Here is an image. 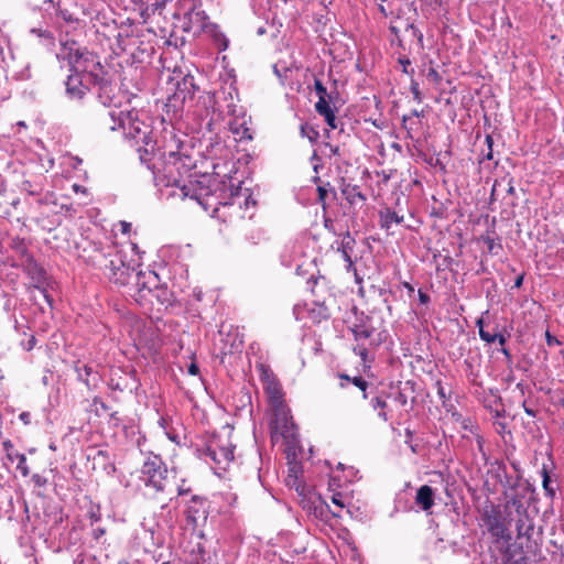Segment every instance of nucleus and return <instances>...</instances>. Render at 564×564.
<instances>
[{
    "label": "nucleus",
    "mask_w": 564,
    "mask_h": 564,
    "mask_svg": "<svg viewBox=\"0 0 564 564\" xmlns=\"http://www.w3.org/2000/svg\"><path fill=\"white\" fill-rule=\"evenodd\" d=\"M356 245L355 238L350 235L349 231H346L340 239L339 246L337 248L338 252H340L344 261L346 262L347 270L354 268V262L351 259V253L354 251Z\"/></svg>",
    "instance_id": "obj_20"
},
{
    "label": "nucleus",
    "mask_w": 564,
    "mask_h": 564,
    "mask_svg": "<svg viewBox=\"0 0 564 564\" xmlns=\"http://www.w3.org/2000/svg\"><path fill=\"white\" fill-rule=\"evenodd\" d=\"M435 387H436V393H437L440 400L442 401L443 404H445L446 400L448 399V397L446 395V392H445V388L443 387L441 381H436Z\"/></svg>",
    "instance_id": "obj_50"
},
{
    "label": "nucleus",
    "mask_w": 564,
    "mask_h": 564,
    "mask_svg": "<svg viewBox=\"0 0 564 564\" xmlns=\"http://www.w3.org/2000/svg\"><path fill=\"white\" fill-rule=\"evenodd\" d=\"M2 447L6 452L7 458L10 462H14V459H15L14 454L18 452L14 449L13 443L10 440H6L2 442Z\"/></svg>",
    "instance_id": "obj_44"
},
{
    "label": "nucleus",
    "mask_w": 564,
    "mask_h": 564,
    "mask_svg": "<svg viewBox=\"0 0 564 564\" xmlns=\"http://www.w3.org/2000/svg\"><path fill=\"white\" fill-rule=\"evenodd\" d=\"M52 195H46L44 198H40L36 200V206L39 209H41L42 206L44 205H47L48 204V199Z\"/></svg>",
    "instance_id": "obj_60"
},
{
    "label": "nucleus",
    "mask_w": 564,
    "mask_h": 564,
    "mask_svg": "<svg viewBox=\"0 0 564 564\" xmlns=\"http://www.w3.org/2000/svg\"><path fill=\"white\" fill-rule=\"evenodd\" d=\"M261 381L263 390L268 397L270 406L285 403L284 392L276 377L268 369L262 367Z\"/></svg>",
    "instance_id": "obj_15"
},
{
    "label": "nucleus",
    "mask_w": 564,
    "mask_h": 564,
    "mask_svg": "<svg viewBox=\"0 0 564 564\" xmlns=\"http://www.w3.org/2000/svg\"><path fill=\"white\" fill-rule=\"evenodd\" d=\"M271 409L270 432L272 441H278L279 437L290 443L296 437V425L293 421L291 410L286 403H280Z\"/></svg>",
    "instance_id": "obj_5"
},
{
    "label": "nucleus",
    "mask_w": 564,
    "mask_h": 564,
    "mask_svg": "<svg viewBox=\"0 0 564 564\" xmlns=\"http://www.w3.org/2000/svg\"><path fill=\"white\" fill-rule=\"evenodd\" d=\"M528 492L529 486L521 484L520 481H514L507 486L503 490V496L506 498L505 509L508 510L511 507L516 512L528 509L524 506V499Z\"/></svg>",
    "instance_id": "obj_14"
},
{
    "label": "nucleus",
    "mask_w": 564,
    "mask_h": 564,
    "mask_svg": "<svg viewBox=\"0 0 564 564\" xmlns=\"http://www.w3.org/2000/svg\"><path fill=\"white\" fill-rule=\"evenodd\" d=\"M507 560L509 564H530L529 557L521 551L519 557L514 558V555L507 551Z\"/></svg>",
    "instance_id": "obj_43"
},
{
    "label": "nucleus",
    "mask_w": 564,
    "mask_h": 564,
    "mask_svg": "<svg viewBox=\"0 0 564 564\" xmlns=\"http://www.w3.org/2000/svg\"><path fill=\"white\" fill-rule=\"evenodd\" d=\"M112 93H113V87L111 84H109L107 82L100 83L98 98L107 107H110L113 105V100H112V96H111Z\"/></svg>",
    "instance_id": "obj_32"
},
{
    "label": "nucleus",
    "mask_w": 564,
    "mask_h": 564,
    "mask_svg": "<svg viewBox=\"0 0 564 564\" xmlns=\"http://www.w3.org/2000/svg\"><path fill=\"white\" fill-rule=\"evenodd\" d=\"M86 75L78 72H70L67 76L66 93L72 99H82L89 90L88 86L84 84Z\"/></svg>",
    "instance_id": "obj_17"
},
{
    "label": "nucleus",
    "mask_w": 564,
    "mask_h": 564,
    "mask_svg": "<svg viewBox=\"0 0 564 564\" xmlns=\"http://www.w3.org/2000/svg\"><path fill=\"white\" fill-rule=\"evenodd\" d=\"M341 194L350 205L362 206L367 199L357 185L346 184L341 188Z\"/></svg>",
    "instance_id": "obj_26"
},
{
    "label": "nucleus",
    "mask_w": 564,
    "mask_h": 564,
    "mask_svg": "<svg viewBox=\"0 0 564 564\" xmlns=\"http://www.w3.org/2000/svg\"><path fill=\"white\" fill-rule=\"evenodd\" d=\"M19 419L24 425L31 424V413L30 412L24 411V412L20 413Z\"/></svg>",
    "instance_id": "obj_54"
},
{
    "label": "nucleus",
    "mask_w": 564,
    "mask_h": 564,
    "mask_svg": "<svg viewBox=\"0 0 564 564\" xmlns=\"http://www.w3.org/2000/svg\"><path fill=\"white\" fill-rule=\"evenodd\" d=\"M117 121L127 138L147 143L149 137L148 127L139 119L138 111H109L104 124L113 131L117 129L115 126Z\"/></svg>",
    "instance_id": "obj_4"
},
{
    "label": "nucleus",
    "mask_w": 564,
    "mask_h": 564,
    "mask_svg": "<svg viewBox=\"0 0 564 564\" xmlns=\"http://www.w3.org/2000/svg\"><path fill=\"white\" fill-rule=\"evenodd\" d=\"M21 345L25 350H28V351L32 350L36 345L35 336L33 334H31L26 340H23L21 343Z\"/></svg>",
    "instance_id": "obj_51"
},
{
    "label": "nucleus",
    "mask_w": 564,
    "mask_h": 564,
    "mask_svg": "<svg viewBox=\"0 0 564 564\" xmlns=\"http://www.w3.org/2000/svg\"><path fill=\"white\" fill-rule=\"evenodd\" d=\"M101 270L110 283L118 288H126L129 295L140 285L155 282V272L137 271L133 262L127 261L126 254L118 248Z\"/></svg>",
    "instance_id": "obj_3"
},
{
    "label": "nucleus",
    "mask_w": 564,
    "mask_h": 564,
    "mask_svg": "<svg viewBox=\"0 0 564 564\" xmlns=\"http://www.w3.org/2000/svg\"><path fill=\"white\" fill-rule=\"evenodd\" d=\"M542 487L545 491V495L550 498H554L557 486L553 485V481L551 479V476L546 468L542 469Z\"/></svg>",
    "instance_id": "obj_34"
},
{
    "label": "nucleus",
    "mask_w": 564,
    "mask_h": 564,
    "mask_svg": "<svg viewBox=\"0 0 564 564\" xmlns=\"http://www.w3.org/2000/svg\"><path fill=\"white\" fill-rule=\"evenodd\" d=\"M398 63L399 65L402 67V73L406 74V75H410L412 76L414 74V69L413 68H409L410 65H411V61L409 57L406 56H400L398 58Z\"/></svg>",
    "instance_id": "obj_46"
},
{
    "label": "nucleus",
    "mask_w": 564,
    "mask_h": 564,
    "mask_svg": "<svg viewBox=\"0 0 564 564\" xmlns=\"http://www.w3.org/2000/svg\"><path fill=\"white\" fill-rule=\"evenodd\" d=\"M117 248L115 243L104 245L100 241H88L79 256L87 264L101 270Z\"/></svg>",
    "instance_id": "obj_10"
},
{
    "label": "nucleus",
    "mask_w": 564,
    "mask_h": 564,
    "mask_svg": "<svg viewBox=\"0 0 564 564\" xmlns=\"http://www.w3.org/2000/svg\"><path fill=\"white\" fill-rule=\"evenodd\" d=\"M172 185L180 188V196L196 200L205 210H213L215 217L224 223L234 224L245 218L241 203L232 198L234 191L226 181L216 175L203 174L188 183L180 184L174 178Z\"/></svg>",
    "instance_id": "obj_1"
},
{
    "label": "nucleus",
    "mask_w": 564,
    "mask_h": 564,
    "mask_svg": "<svg viewBox=\"0 0 564 564\" xmlns=\"http://www.w3.org/2000/svg\"><path fill=\"white\" fill-rule=\"evenodd\" d=\"M131 230V224L127 221H121V232L122 234H129Z\"/></svg>",
    "instance_id": "obj_63"
},
{
    "label": "nucleus",
    "mask_w": 564,
    "mask_h": 564,
    "mask_svg": "<svg viewBox=\"0 0 564 564\" xmlns=\"http://www.w3.org/2000/svg\"><path fill=\"white\" fill-rule=\"evenodd\" d=\"M15 459H18V466L17 468L20 470L23 477H26L30 475V469L26 465V457L24 454L15 453L14 454Z\"/></svg>",
    "instance_id": "obj_41"
},
{
    "label": "nucleus",
    "mask_w": 564,
    "mask_h": 564,
    "mask_svg": "<svg viewBox=\"0 0 564 564\" xmlns=\"http://www.w3.org/2000/svg\"><path fill=\"white\" fill-rule=\"evenodd\" d=\"M314 89H315L316 94L318 95V101L316 104L324 102V105H329V102L326 100V97H327L326 87L323 85L321 79L315 78Z\"/></svg>",
    "instance_id": "obj_38"
},
{
    "label": "nucleus",
    "mask_w": 564,
    "mask_h": 564,
    "mask_svg": "<svg viewBox=\"0 0 564 564\" xmlns=\"http://www.w3.org/2000/svg\"><path fill=\"white\" fill-rule=\"evenodd\" d=\"M229 131L232 133L237 142H245L252 140L251 129L247 126L245 120L234 119L229 122Z\"/></svg>",
    "instance_id": "obj_21"
},
{
    "label": "nucleus",
    "mask_w": 564,
    "mask_h": 564,
    "mask_svg": "<svg viewBox=\"0 0 564 564\" xmlns=\"http://www.w3.org/2000/svg\"><path fill=\"white\" fill-rule=\"evenodd\" d=\"M130 296L140 305L148 303L152 304L155 299L162 305H170L172 303V293L166 286L159 284V276L155 273V282L145 283L144 286L140 285L135 292L130 293Z\"/></svg>",
    "instance_id": "obj_7"
},
{
    "label": "nucleus",
    "mask_w": 564,
    "mask_h": 564,
    "mask_svg": "<svg viewBox=\"0 0 564 564\" xmlns=\"http://www.w3.org/2000/svg\"><path fill=\"white\" fill-rule=\"evenodd\" d=\"M315 110H316V112L319 116L324 117L327 126L330 129H337L338 128V123H337V119H336L335 112H334V110L332 109V107L329 105H324V102L315 104Z\"/></svg>",
    "instance_id": "obj_30"
},
{
    "label": "nucleus",
    "mask_w": 564,
    "mask_h": 564,
    "mask_svg": "<svg viewBox=\"0 0 564 564\" xmlns=\"http://www.w3.org/2000/svg\"><path fill=\"white\" fill-rule=\"evenodd\" d=\"M371 404H372V408L375 410H380L378 412V416L383 421V422H387L388 421V415H387V412L384 411L386 406H387V402L384 400H382L381 398H373L371 400Z\"/></svg>",
    "instance_id": "obj_37"
},
{
    "label": "nucleus",
    "mask_w": 564,
    "mask_h": 564,
    "mask_svg": "<svg viewBox=\"0 0 564 564\" xmlns=\"http://www.w3.org/2000/svg\"><path fill=\"white\" fill-rule=\"evenodd\" d=\"M485 142L487 145V150L481 151L482 158L486 160H492V158H494V154H492L494 139H492V137L490 134H487Z\"/></svg>",
    "instance_id": "obj_45"
},
{
    "label": "nucleus",
    "mask_w": 564,
    "mask_h": 564,
    "mask_svg": "<svg viewBox=\"0 0 564 564\" xmlns=\"http://www.w3.org/2000/svg\"><path fill=\"white\" fill-rule=\"evenodd\" d=\"M480 239L486 243L487 250L490 254L497 256L502 250V245L500 239H496L490 235H484Z\"/></svg>",
    "instance_id": "obj_33"
},
{
    "label": "nucleus",
    "mask_w": 564,
    "mask_h": 564,
    "mask_svg": "<svg viewBox=\"0 0 564 564\" xmlns=\"http://www.w3.org/2000/svg\"><path fill=\"white\" fill-rule=\"evenodd\" d=\"M96 67H100L98 57L96 54L87 50L86 52H84V57L75 72L85 75H91L95 72Z\"/></svg>",
    "instance_id": "obj_27"
},
{
    "label": "nucleus",
    "mask_w": 564,
    "mask_h": 564,
    "mask_svg": "<svg viewBox=\"0 0 564 564\" xmlns=\"http://www.w3.org/2000/svg\"><path fill=\"white\" fill-rule=\"evenodd\" d=\"M545 340L549 346L560 345L561 341L547 330L545 333Z\"/></svg>",
    "instance_id": "obj_52"
},
{
    "label": "nucleus",
    "mask_w": 564,
    "mask_h": 564,
    "mask_svg": "<svg viewBox=\"0 0 564 564\" xmlns=\"http://www.w3.org/2000/svg\"><path fill=\"white\" fill-rule=\"evenodd\" d=\"M496 431L498 434L502 435L506 432L507 423L505 421H495Z\"/></svg>",
    "instance_id": "obj_53"
},
{
    "label": "nucleus",
    "mask_w": 564,
    "mask_h": 564,
    "mask_svg": "<svg viewBox=\"0 0 564 564\" xmlns=\"http://www.w3.org/2000/svg\"><path fill=\"white\" fill-rule=\"evenodd\" d=\"M354 351L359 355L362 359H365L368 355V350L366 347L361 345H357V347L354 348Z\"/></svg>",
    "instance_id": "obj_55"
},
{
    "label": "nucleus",
    "mask_w": 564,
    "mask_h": 564,
    "mask_svg": "<svg viewBox=\"0 0 564 564\" xmlns=\"http://www.w3.org/2000/svg\"><path fill=\"white\" fill-rule=\"evenodd\" d=\"M72 188H73V191L75 193H80V194H84V195L88 194V189L85 186H83V185L73 184Z\"/></svg>",
    "instance_id": "obj_56"
},
{
    "label": "nucleus",
    "mask_w": 564,
    "mask_h": 564,
    "mask_svg": "<svg viewBox=\"0 0 564 564\" xmlns=\"http://www.w3.org/2000/svg\"><path fill=\"white\" fill-rule=\"evenodd\" d=\"M329 147V150H330V153L332 155H335V156H339L340 155V149L339 147L337 145H328Z\"/></svg>",
    "instance_id": "obj_64"
},
{
    "label": "nucleus",
    "mask_w": 564,
    "mask_h": 564,
    "mask_svg": "<svg viewBox=\"0 0 564 564\" xmlns=\"http://www.w3.org/2000/svg\"><path fill=\"white\" fill-rule=\"evenodd\" d=\"M234 451L229 435L214 434L206 443L205 456L225 470L234 460Z\"/></svg>",
    "instance_id": "obj_6"
},
{
    "label": "nucleus",
    "mask_w": 564,
    "mask_h": 564,
    "mask_svg": "<svg viewBox=\"0 0 564 564\" xmlns=\"http://www.w3.org/2000/svg\"><path fill=\"white\" fill-rule=\"evenodd\" d=\"M415 503L421 507L422 510L429 511L434 506V490L427 485L421 486L415 496Z\"/></svg>",
    "instance_id": "obj_24"
},
{
    "label": "nucleus",
    "mask_w": 564,
    "mask_h": 564,
    "mask_svg": "<svg viewBox=\"0 0 564 564\" xmlns=\"http://www.w3.org/2000/svg\"><path fill=\"white\" fill-rule=\"evenodd\" d=\"M334 481L335 479H332L329 481L327 494L325 496H315V500L313 501V503L318 502V505L321 506V514H323V509L325 507L332 513L333 517L340 518V511L344 510L346 507L345 496L333 488Z\"/></svg>",
    "instance_id": "obj_12"
},
{
    "label": "nucleus",
    "mask_w": 564,
    "mask_h": 564,
    "mask_svg": "<svg viewBox=\"0 0 564 564\" xmlns=\"http://www.w3.org/2000/svg\"><path fill=\"white\" fill-rule=\"evenodd\" d=\"M141 474L145 485L144 496L161 509L165 508L174 492L175 473L166 468L160 456L153 455L143 463Z\"/></svg>",
    "instance_id": "obj_2"
},
{
    "label": "nucleus",
    "mask_w": 564,
    "mask_h": 564,
    "mask_svg": "<svg viewBox=\"0 0 564 564\" xmlns=\"http://www.w3.org/2000/svg\"><path fill=\"white\" fill-rule=\"evenodd\" d=\"M522 408L528 415L533 416V417L536 415V411L529 408L525 402L522 403Z\"/></svg>",
    "instance_id": "obj_61"
},
{
    "label": "nucleus",
    "mask_w": 564,
    "mask_h": 564,
    "mask_svg": "<svg viewBox=\"0 0 564 564\" xmlns=\"http://www.w3.org/2000/svg\"><path fill=\"white\" fill-rule=\"evenodd\" d=\"M403 215H399L391 208H384L379 212L380 226L386 230H390L393 225H400L403 223Z\"/></svg>",
    "instance_id": "obj_25"
},
{
    "label": "nucleus",
    "mask_w": 564,
    "mask_h": 564,
    "mask_svg": "<svg viewBox=\"0 0 564 564\" xmlns=\"http://www.w3.org/2000/svg\"><path fill=\"white\" fill-rule=\"evenodd\" d=\"M208 513L209 505L207 499L196 495L192 496L185 509L187 525H189L193 531H197L206 524Z\"/></svg>",
    "instance_id": "obj_11"
},
{
    "label": "nucleus",
    "mask_w": 564,
    "mask_h": 564,
    "mask_svg": "<svg viewBox=\"0 0 564 564\" xmlns=\"http://www.w3.org/2000/svg\"><path fill=\"white\" fill-rule=\"evenodd\" d=\"M338 378L340 379V383H339L340 388L345 389L348 387L349 383H351L352 386H355L356 388H358L361 391L362 400H366L368 398L367 390H368L370 383L364 377H361V376L350 377L346 373H339Z\"/></svg>",
    "instance_id": "obj_23"
},
{
    "label": "nucleus",
    "mask_w": 564,
    "mask_h": 564,
    "mask_svg": "<svg viewBox=\"0 0 564 564\" xmlns=\"http://www.w3.org/2000/svg\"><path fill=\"white\" fill-rule=\"evenodd\" d=\"M518 518L516 520V530H517V536L519 539L527 538L530 539L533 529H534V522L533 519L529 516L528 509L517 512Z\"/></svg>",
    "instance_id": "obj_19"
},
{
    "label": "nucleus",
    "mask_w": 564,
    "mask_h": 564,
    "mask_svg": "<svg viewBox=\"0 0 564 564\" xmlns=\"http://www.w3.org/2000/svg\"><path fill=\"white\" fill-rule=\"evenodd\" d=\"M389 30L394 35L392 43L395 41L400 47H404L403 41L406 37L410 40L417 39L419 41H422V34L414 24L401 17H395L391 20Z\"/></svg>",
    "instance_id": "obj_13"
},
{
    "label": "nucleus",
    "mask_w": 564,
    "mask_h": 564,
    "mask_svg": "<svg viewBox=\"0 0 564 564\" xmlns=\"http://www.w3.org/2000/svg\"><path fill=\"white\" fill-rule=\"evenodd\" d=\"M426 78L430 82L434 83L435 85H440L441 82H442L441 74L434 67H430L429 68L427 74H426Z\"/></svg>",
    "instance_id": "obj_47"
},
{
    "label": "nucleus",
    "mask_w": 564,
    "mask_h": 564,
    "mask_svg": "<svg viewBox=\"0 0 564 564\" xmlns=\"http://www.w3.org/2000/svg\"><path fill=\"white\" fill-rule=\"evenodd\" d=\"M176 490L177 495L178 496H183V495H186L189 492V489L186 487H182V486H177V484L175 482V488H174V491Z\"/></svg>",
    "instance_id": "obj_59"
},
{
    "label": "nucleus",
    "mask_w": 564,
    "mask_h": 564,
    "mask_svg": "<svg viewBox=\"0 0 564 564\" xmlns=\"http://www.w3.org/2000/svg\"><path fill=\"white\" fill-rule=\"evenodd\" d=\"M411 93L413 95V99L416 101V102H422V95H421V91H420V88H419V84L412 79L411 80Z\"/></svg>",
    "instance_id": "obj_49"
},
{
    "label": "nucleus",
    "mask_w": 564,
    "mask_h": 564,
    "mask_svg": "<svg viewBox=\"0 0 564 564\" xmlns=\"http://www.w3.org/2000/svg\"><path fill=\"white\" fill-rule=\"evenodd\" d=\"M419 301L422 304H427L430 302V295L422 290H419Z\"/></svg>",
    "instance_id": "obj_57"
},
{
    "label": "nucleus",
    "mask_w": 564,
    "mask_h": 564,
    "mask_svg": "<svg viewBox=\"0 0 564 564\" xmlns=\"http://www.w3.org/2000/svg\"><path fill=\"white\" fill-rule=\"evenodd\" d=\"M46 183V175L40 174H25L24 180L21 182V189L31 196L41 195L44 191Z\"/></svg>",
    "instance_id": "obj_18"
},
{
    "label": "nucleus",
    "mask_w": 564,
    "mask_h": 564,
    "mask_svg": "<svg viewBox=\"0 0 564 564\" xmlns=\"http://www.w3.org/2000/svg\"><path fill=\"white\" fill-rule=\"evenodd\" d=\"M350 332L352 333L356 341H361L370 338L375 328L370 324V318L366 316L365 318H360L359 323H355L350 327Z\"/></svg>",
    "instance_id": "obj_22"
},
{
    "label": "nucleus",
    "mask_w": 564,
    "mask_h": 564,
    "mask_svg": "<svg viewBox=\"0 0 564 564\" xmlns=\"http://www.w3.org/2000/svg\"><path fill=\"white\" fill-rule=\"evenodd\" d=\"M184 160L191 161L189 156H182L178 153L170 152L165 162V167L169 173L172 174L173 171L181 173V170L187 169L188 165L184 162Z\"/></svg>",
    "instance_id": "obj_29"
},
{
    "label": "nucleus",
    "mask_w": 564,
    "mask_h": 564,
    "mask_svg": "<svg viewBox=\"0 0 564 564\" xmlns=\"http://www.w3.org/2000/svg\"><path fill=\"white\" fill-rule=\"evenodd\" d=\"M490 409L494 417L499 419L503 416L505 410L501 403V398L498 395H492V401L487 405Z\"/></svg>",
    "instance_id": "obj_36"
},
{
    "label": "nucleus",
    "mask_w": 564,
    "mask_h": 564,
    "mask_svg": "<svg viewBox=\"0 0 564 564\" xmlns=\"http://www.w3.org/2000/svg\"><path fill=\"white\" fill-rule=\"evenodd\" d=\"M117 4L120 6L124 11H140L141 14H143V0H117Z\"/></svg>",
    "instance_id": "obj_35"
},
{
    "label": "nucleus",
    "mask_w": 564,
    "mask_h": 564,
    "mask_svg": "<svg viewBox=\"0 0 564 564\" xmlns=\"http://www.w3.org/2000/svg\"><path fill=\"white\" fill-rule=\"evenodd\" d=\"M87 51V47L80 46L77 42H65L62 46L61 55L64 59L67 61L69 65V70L75 72L80 64L84 52Z\"/></svg>",
    "instance_id": "obj_16"
},
{
    "label": "nucleus",
    "mask_w": 564,
    "mask_h": 564,
    "mask_svg": "<svg viewBox=\"0 0 564 564\" xmlns=\"http://www.w3.org/2000/svg\"><path fill=\"white\" fill-rule=\"evenodd\" d=\"M327 195H328V189L323 185H318L317 186V202L323 206V208H325V206H326Z\"/></svg>",
    "instance_id": "obj_48"
},
{
    "label": "nucleus",
    "mask_w": 564,
    "mask_h": 564,
    "mask_svg": "<svg viewBox=\"0 0 564 564\" xmlns=\"http://www.w3.org/2000/svg\"><path fill=\"white\" fill-rule=\"evenodd\" d=\"M409 383L410 382H406L405 383V387L400 389L398 394L395 395V401L401 405V406H406L408 403H409V393L408 391H410L411 393H413V389L412 387H409Z\"/></svg>",
    "instance_id": "obj_40"
},
{
    "label": "nucleus",
    "mask_w": 564,
    "mask_h": 564,
    "mask_svg": "<svg viewBox=\"0 0 564 564\" xmlns=\"http://www.w3.org/2000/svg\"><path fill=\"white\" fill-rule=\"evenodd\" d=\"M91 411L97 416L109 415L110 419H116L117 412L111 411V406L106 404L101 398L95 397L91 402Z\"/></svg>",
    "instance_id": "obj_31"
},
{
    "label": "nucleus",
    "mask_w": 564,
    "mask_h": 564,
    "mask_svg": "<svg viewBox=\"0 0 564 564\" xmlns=\"http://www.w3.org/2000/svg\"><path fill=\"white\" fill-rule=\"evenodd\" d=\"M57 15L61 17L66 23H75L78 22V18L76 14L70 12L66 8L58 7L57 8Z\"/></svg>",
    "instance_id": "obj_42"
},
{
    "label": "nucleus",
    "mask_w": 564,
    "mask_h": 564,
    "mask_svg": "<svg viewBox=\"0 0 564 564\" xmlns=\"http://www.w3.org/2000/svg\"><path fill=\"white\" fill-rule=\"evenodd\" d=\"M20 260L21 267L32 280V285L42 293L45 301L52 306L53 299L47 294L44 288L46 283V271L44 268L41 267L25 249H22Z\"/></svg>",
    "instance_id": "obj_9"
},
{
    "label": "nucleus",
    "mask_w": 564,
    "mask_h": 564,
    "mask_svg": "<svg viewBox=\"0 0 564 564\" xmlns=\"http://www.w3.org/2000/svg\"><path fill=\"white\" fill-rule=\"evenodd\" d=\"M198 372H199L198 366L195 362H192L188 366V373L192 375V376H196V375H198Z\"/></svg>",
    "instance_id": "obj_58"
},
{
    "label": "nucleus",
    "mask_w": 564,
    "mask_h": 564,
    "mask_svg": "<svg viewBox=\"0 0 564 564\" xmlns=\"http://www.w3.org/2000/svg\"><path fill=\"white\" fill-rule=\"evenodd\" d=\"M98 458H101V459H108L109 458V455H108V452L107 451H98L96 456L94 457V459H98Z\"/></svg>",
    "instance_id": "obj_62"
},
{
    "label": "nucleus",
    "mask_w": 564,
    "mask_h": 564,
    "mask_svg": "<svg viewBox=\"0 0 564 564\" xmlns=\"http://www.w3.org/2000/svg\"><path fill=\"white\" fill-rule=\"evenodd\" d=\"M484 523L496 540H502L506 543H509L512 540L511 531L506 522V519L502 517L499 507L491 506L490 508H486L482 513Z\"/></svg>",
    "instance_id": "obj_8"
},
{
    "label": "nucleus",
    "mask_w": 564,
    "mask_h": 564,
    "mask_svg": "<svg viewBox=\"0 0 564 564\" xmlns=\"http://www.w3.org/2000/svg\"><path fill=\"white\" fill-rule=\"evenodd\" d=\"M329 316V310L324 304L313 303L312 307L307 310V318L315 324H319L323 321H327Z\"/></svg>",
    "instance_id": "obj_28"
},
{
    "label": "nucleus",
    "mask_w": 564,
    "mask_h": 564,
    "mask_svg": "<svg viewBox=\"0 0 564 564\" xmlns=\"http://www.w3.org/2000/svg\"><path fill=\"white\" fill-rule=\"evenodd\" d=\"M479 336H480V338H481L484 341H486V343H488V344L495 343L497 339H499V343H500L501 345H503V344H505V341H506V339H505L503 335H501V334H496V333L491 334V333H489V332H487V330H485V329H481V328H480V332H479Z\"/></svg>",
    "instance_id": "obj_39"
}]
</instances>
